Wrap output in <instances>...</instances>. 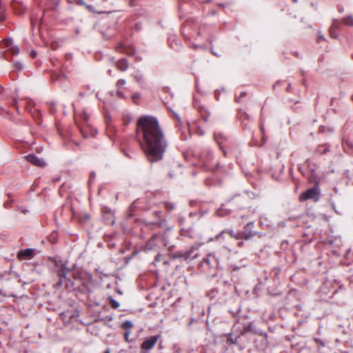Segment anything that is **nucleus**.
<instances>
[{"label": "nucleus", "instance_id": "obj_5", "mask_svg": "<svg viewBox=\"0 0 353 353\" xmlns=\"http://www.w3.org/2000/svg\"><path fill=\"white\" fill-rule=\"evenodd\" d=\"M201 267L216 269L219 267V259L214 253L208 254L200 263Z\"/></svg>", "mask_w": 353, "mask_h": 353}, {"label": "nucleus", "instance_id": "obj_26", "mask_svg": "<svg viewBox=\"0 0 353 353\" xmlns=\"http://www.w3.org/2000/svg\"><path fill=\"white\" fill-rule=\"evenodd\" d=\"M132 120V117L130 114H125L123 117V123L125 125H128Z\"/></svg>", "mask_w": 353, "mask_h": 353}, {"label": "nucleus", "instance_id": "obj_2", "mask_svg": "<svg viewBox=\"0 0 353 353\" xmlns=\"http://www.w3.org/2000/svg\"><path fill=\"white\" fill-rule=\"evenodd\" d=\"M201 161L206 169L214 171L218 168V163L214 162L212 152L210 149H205L201 154Z\"/></svg>", "mask_w": 353, "mask_h": 353}, {"label": "nucleus", "instance_id": "obj_13", "mask_svg": "<svg viewBox=\"0 0 353 353\" xmlns=\"http://www.w3.org/2000/svg\"><path fill=\"white\" fill-rule=\"evenodd\" d=\"M253 228H254L253 222H250L246 225V226L245 228V231L241 232L243 239H248L255 234L256 232L252 231Z\"/></svg>", "mask_w": 353, "mask_h": 353}, {"label": "nucleus", "instance_id": "obj_52", "mask_svg": "<svg viewBox=\"0 0 353 353\" xmlns=\"http://www.w3.org/2000/svg\"><path fill=\"white\" fill-rule=\"evenodd\" d=\"M290 89V85H288V87L287 88V90L289 91Z\"/></svg>", "mask_w": 353, "mask_h": 353}, {"label": "nucleus", "instance_id": "obj_12", "mask_svg": "<svg viewBox=\"0 0 353 353\" xmlns=\"http://www.w3.org/2000/svg\"><path fill=\"white\" fill-rule=\"evenodd\" d=\"M194 106L199 112L201 114V116L203 119L205 121H208V117H209V112L208 110L204 107L199 104L196 100L194 99Z\"/></svg>", "mask_w": 353, "mask_h": 353}, {"label": "nucleus", "instance_id": "obj_25", "mask_svg": "<svg viewBox=\"0 0 353 353\" xmlns=\"http://www.w3.org/2000/svg\"><path fill=\"white\" fill-rule=\"evenodd\" d=\"M239 339V336H236L234 339L232 337V335L230 334L228 338V341L232 344H237Z\"/></svg>", "mask_w": 353, "mask_h": 353}, {"label": "nucleus", "instance_id": "obj_9", "mask_svg": "<svg viewBox=\"0 0 353 353\" xmlns=\"http://www.w3.org/2000/svg\"><path fill=\"white\" fill-rule=\"evenodd\" d=\"M5 45V50H9L12 54H18L19 52V47L13 46V41L12 39H6L3 41Z\"/></svg>", "mask_w": 353, "mask_h": 353}, {"label": "nucleus", "instance_id": "obj_27", "mask_svg": "<svg viewBox=\"0 0 353 353\" xmlns=\"http://www.w3.org/2000/svg\"><path fill=\"white\" fill-rule=\"evenodd\" d=\"M133 325L131 321H125L123 325H122V327L124 328V329H129V328H131L132 327Z\"/></svg>", "mask_w": 353, "mask_h": 353}, {"label": "nucleus", "instance_id": "obj_14", "mask_svg": "<svg viewBox=\"0 0 353 353\" xmlns=\"http://www.w3.org/2000/svg\"><path fill=\"white\" fill-rule=\"evenodd\" d=\"M341 28V22L337 19H334L332 26L329 29L330 35L333 39H337L338 34L335 32L336 30H339Z\"/></svg>", "mask_w": 353, "mask_h": 353}, {"label": "nucleus", "instance_id": "obj_4", "mask_svg": "<svg viewBox=\"0 0 353 353\" xmlns=\"http://www.w3.org/2000/svg\"><path fill=\"white\" fill-rule=\"evenodd\" d=\"M214 139L216 142L217 145L220 147L221 150L223 151L224 156L226 155V150L225 148L228 147L230 142V139L227 137L223 132L220 131H215L214 133Z\"/></svg>", "mask_w": 353, "mask_h": 353}, {"label": "nucleus", "instance_id": "obj_24", "mask_svg": "<svg viewBox=\"0 0 353 353\" xmlns=\"http://www.w3.org/2000/svg\"><path fill=\"white\" fill-rule=\"evenodd\" d=\"M126 82L125 79H121L117 81L116 83V87L117 89H121L122 87H123L125 85Z\"/></svg>", "mask_w": 353, "mask_h": 353}, {"label": "nucleus", "instance_id": "obj_29", "mask_svg": "<svg viewBox=\"0 0 353 353\" xmlns=\"http://www.w3.org/2000/svg\"><path fill=\"white\" fill-rule=\"evenodd\" d=\"M174 258H184L185 259V252H177L174 254Z\"/></svg>", "mask_w": 353, "mask_h": 353}, {"label": "nucleus", "instance_id": "obj_32", "mask_svg": "<svg viewBox=\"0 0 353 353\" xmlns=\"http://www.w3.org/2000/svg\"><path fill=\"white\" fill-rule=\"evenodd\" d=\"M196 133L199 135V136H202L204 134V131L201 129L199 127L197 128V130H196Z\"/></svg>", "mask_w": 353, "mask_h": 353}, {"label": "nucleus", "instance_id": "obj_36", "mask_svg": "<svg viewBox=\"0 0 353 353\" xmlns=\"http://www.w3.org/2000/svg\"><path fill=\"white\" fill-rule=\"evenodd\" d=\"M223 208H221L219 210H217L216 213L219 216H223L224 214L222 213Z\"/></svg>", "mask_w": 353, "mask_h": 353}, {"label": "nucleus", "instance_id": "obj_15", "mask_svg": "<svg viewBox=\"0 0 353 353\" xmlns=\"http://www.w3.org/2000/svg\"><path fill=\"white\" fill-rule=\"evenodd\" d=\"M68 3H72V2H75L78 5H80V6H85L87 9L91 12H93V13H98V14H101V13H105V11H99V10H96L93 6H90V5H86L85 3V2L83 1V0H67Z\"/></svg>", "mask_w": 353, "mask_h": 353}, {"label": "nucleus", "instance_id": "obj_23", "mask_svg": "<svg viewBox=\"0 0 353 353\" xmlns=\"http://www.w3.org/2000/svg\"><path fill=\"white\" fill-rule=\"evenodd\" d=\"M343 23L349 26H353V17L352 16H349L343 18Z\"/></svg>", "mask_w": 353, "mask_h": 353}, {"label": "nucleus", "instance_id": "obj_51", "mask_svg": "<svg viewBox=\"0 0 353 353\" xmlns=\"http://www.w3.org/2000/svg\"><path fill=\"white\" fill-rule=\"evenodd\" d=\"M104 353H110V350H107Z\"/></svg>", "mask_w": 353, "mask_h": 353}, {"label": "nucleus", "instance_id": "obj_38", "mask_svg": "<svg viewBox=\"0 0 353 353\" xmlns=\"http://www.w3.org/2000/svg\"><path fill=\"white\" fill-rule=\"evenodd\" d=\"M37 52L34 50H32L30 53V55L32 58H35L37 57Z\"/></svg>", "mask_w": 353, "mask_h": 353}, {"label": "nucleus", "instance_id": "obj_49", "mask_svg": "<svg viewBox=\"0 0 353 353\" xmlns=\"http://www.w3.org/2000/svg\"><path fill=\"white\" fill-rule=\"evenodd\" d=\"M3 20H4V17H0V21H3Z\"/></svg>", "mask_w": 353, "mask_h": 353}, {"label": "nucleus", "instance_id": "obj_54", "mask_svg": "<svg viewBox=\"0 0 353 353\" xmlns=\"http://www.w3.org/2000/svg\"><path fill=\"white\" fill-rule=\"evenodd\" d=\"M118 48H123V47H122V45H121V44H119Z\"/></svg>", "mask_w": 353, "mask_h": 353}, {"label": "nucleus", "instance_id": "obj_45", "mask_svg": "<svg viewBox=\"0 0 353 353\" xmlns=\"http://www.w3.org/2000/svg\"><path fill=\"white\" fill-rule=\"evenodd\" d=\"M128 335H129V332H126L125 333V337L126 341H128Z\"/></svg>", "mask_w": 353, "mask_h": 353}, {"label": "nucleus", "instance_id": "obj_53", "mask_svg": "<svg viewBox=\"0 0 353 353\" xmlns=\"http://www.w3.org/2000/svg\"><path fill=\"white\" fill-rule=\"evenodd\" d=\"M179 350H180V348H179V347H178V348L176 350V352H179Z\"/></svg>", "mask_w": 353, "mask_h": 353}, {"label": "nucleus", "instance_id": "obj_3", "mask_svg": "<svg viewBox=\"0 0 353 353\" xmlns=\"http://www.w3.org/2000/svg\"><path fill=\"white\" fill-rule=\"evenodd\" d=\"M320 188L317 184L314 185L312 188L307 189L306 191L303 192L299 196V200L301 201H305L307 200H313L314 201H317L319 199L320 196Z\"/></svg>", "mask_w": 353, "mask_h": 353}, {"label": "nucleus", "instance_id": "obj_21", "mask_svg": "<svg viewBox=\"0 0 353 353\" xmlns=\"http://www.w3.org/2000/svg\"><path fill=\"white\" fill-rule=\"evenodd\" d=\"M228 232L231 237L234 238L236 239H243L242 232L235 233L233 230H228V231H223L222 233H226Z\"/></svg>", "mask_w": 353, "mask_h": 353}, {"label": "nucleus", "instance_id": "obj_16", "mask_svg": "<svg viewBox=\"0 0 353 353\" xmlns=\"http://www.w3.org/2000/svg\"><path fill=\"white\" fill-rule=\"evenodd\" d=\"M116 65L117 68L121 71H125L129 67V64L125 59L119 60Z\"/></svg>", "mask_w": 353, "mask_h": 353}, {"label": "nucleus", "instance_id": "obj_20", "mask_svg": "<svg viewBox=\"0 0 353 353\" xmlns=\"http://www.w3.org/2000/svg\"><path fill=\"white\" fill-rule=\"evenodd\" d=\"M194 247H192L190 250L185 252V260L188 261L190 259H193L197 257V254L193 255Z\"/></svg>", "mask_w": 353, "mask_h": 353}, {"label": "nucleus", "instance_id": "obj_41", "mask_svg": "<svg viewBox=\"0 0 353 353\" xmlns=\"http://www.w3.org/2000/svg\"><path fill=\"white\" fill-rule=\"evenodd\" d=\"M167 207L169 208L170 210H172L174 208V205L170 203H167Z\"/></svg>", "mask_w": 353, "mask_h": 353}, {"label": "nucleus", "instance_id": "obj_37", "mask_svg": "<svg viewBox=\"0 0 353 353\" xmlns=\"http://www.w3.org/2000/svg\"><path fill=\"white\" fill-rule=\"evenodd\" d=\"M161 255L160 254H158L155 256V261L159 262L161 261Z\"/></svg>", "mask_w": 353, "mask_h": 353}, {"label": "nucleus", "instance_id": "obj_59", "mask_svg": "<svg viewBox=\"0 0 353 353\" xmlns=\"http://www.w3.org/2000/svg\"><path fill=\"white\" fill-rule=\"evenodd\" d=\"M352 99H353V95H352Z\"/></svg>", "mask_w": 353, "mask_h": 353}, {"label": "nucleus", "instance_id": "obj_55", "mask_svg": "<svg viewBox=\"0 0 353 353\" xmlns=\"http://www.w3.org/2000/svg\"><path fill=\"white\" fill-rule=\"evenodd\" d=\"M265 142V139H264V137H263V143H262V144H263Z\"/></svg>", "mask_w": 353, "mask_h": 353}, {"label": "nucleus", "instance_id": "obj_19", "mask_svg": "<svg viewBox=\"0 0 353 353\" xmlns=\"http://www.w3.org/2000/svg\"><path fill=\"white\" fill-rule=\"evenodd\" d=\"M330 146L325 145H320L316 148V152L319 154H323L329 151Z\"/></svg>", "mask_w": 353, "mask_h": 353}, {"label": "nucleus", "instance_id": "obj_22", "mask_svg": "<svg viewBox=\"0 0 353 353\" xmlns=\"http://www.w3.org/2000/svg\"><path fill=\"white\" fill-rule=\"evenodd\" d=\"M109 303L113 309H117L120 304L119 303L112 297L108 298Z\"/></svg>", "mask_w": 353, "mask_h": 353}, {"label": "nucleus", "instance_id": "obj_11", "mask_svg": "<svg viewBox=\"0 0 353 353\" xmlns=\"http://www.w3.org/2000/svg\"><path fill=\"white\" fill-rule=\"evenodd\" d=\"M161 239L159 234H154L145 243V250H151L157 245L158 241Z\"/></svg>", "mask_w": 353, "mask_h": 353}, {"label": "nucleus", "instance_id": "obj_50", "mask_svg": "<svg viewBox=\"0 0 353 353\" xmlns=\"http://www.w3.org/2000/svg\"><path fill=\"white\" fill-rule=\"evenodd\" d=\"M108 74H109L110 75H112V70H108Z\"/></svg>", "mask_w": 353, "mask_h": 353}, {"label": "nucleus", "instance_id": "obj_35", "mask_svg": "<svg viewBox=\"0 0 353 353\" xmlns=\"http://www.w3.org/2000/svg\"><path fill=\"white\" fill-rule=\"evenodd\" d=\"M117 93L119 97H121V98L124 97L123 93L119 89H117Z\"/></svg>", "mask_w": 353, "mask_h": 353}, {"label": "nucleus", "instance_id": "obj_17", "mask_svg": "<svg viewBox=\"0 0 353 353\" xmlns=\"http://www.w3.org/2000/svg\"><path fill=\"white\" fill-rule=\"evenodd\" d=\"M238 117L242 120V123H243V128H246L248 127L247 125V123H244L245 120H250V116L248 114H247V112L243 111V110H239V112H238Z\"/></svg>", "mask_w": 353, "mask_h": 353}, {"label": "nucleus", "instance_id": "obj_40", "mask_svg": "<svg viewBox=\"0 0 353 353\" xmlns=\"http://www.w3.org/2000/svg\"><path fill=\"white\" fill-rule=\"evenodd\" d=\"M318 39H319V41L320 39L325 40V38H324L323 35H322V34H321L319 33V36H318Z\"/></svg>", "mask_w": 353, "mask_h": 353}, {"label": "nucleus", "instance_id": "obj_57", "mask_svg": "<svg viewBox=\"0 0 353 353\" xmlns=\"http://www.w3.org/2000/svg\"><path fill=\"white\" fill-rule=\"evenodd\" d=\"M54 6H58V3H57V2H55V3H54Z\"/></svg>", "mask_w": 353, "mask_h": 353}, {"label": "nucleus", "instance_id": "obj_34", "mask_svg": "<svg viewBox=\"0 0 353 353\" xmlns=\"http://www.w3.org/2000/svg\"><path fill=\"white\" fill-rule=\"evenodd\" d=\"M95 176H96V174H95L94 172H92L90 174V180H89V184H90L92 182V179H94Z\"/></svg>", "mask_w": 353, "mask_h": 353}, {"label": "nucleus", "instance_id": "obj_30", "mask_svg": "<svg viewBox=\"0 0 353 353\" xmlns=\"http://www.w3.org/2000/svg\"><path fill=\"white\" fill-rule=\"evenodd\" d=\"M246 96V92H241L239 96H235V101L236 102H240V98Z\"/></svg>", "mask_w": 353, "mask_h": 353}, {"label": "nucleus", "instance_id": "obj_58", "mask_svg": "<svg viewBox=\"0 0 353 353\" xmlns=\"http://www.w3.org/2000/svg\"><path fill=\"white\" fill-rule=\"evenodd\" d=\"M293 1H294V2H295V3H296V2H297V0H293Z\"/></svg>", "mask_w": 353, "mask_h": 353}, {"label": "nucleus", "instance_id": "obj_43", "mask_svg": "<svg viewBox=\"0 0 353 353\" xmlns=\"http://www.w3.org/2000/svg\"><path fill=\"white\" fill-rule=\"evenodd\" d=\"M260 128L262 134H264V127L262 124H261Z\"/></svg>", "mask_w": 353, "mask_h": 353}, {"label": "nucleus", "instance_id": "obj_47", "mask_svg": "<svg viewBox=\"0 0 353 353\" xmlns=\"http://www.w3.org/2000/svg\"><path fill=\"white\" fill-rule=\"evenodd\" d=\"M218 97H219V94H217V90H216L215 92V97H216V100H219Z\"/></svg>", "mask_w": 353, "mask_h": 353}, {"label": "nucleus", "instance_id": "obj_44", "mask_svg": "<svg viewBox=\"0 0 353 353\" xmlns=\"http://www.w3.org/2000/svg\"><path fill=\"white\" fill-rule=\"evenodd\" d=\"M338 10L340 12H342L343 11V8L341 7V6H338Z\"/></svg>", "mask_w": 353, "mask_h": 353}, {"label": "nucleus", "instance_id": "obj_18", "mask_svg": "<svg viewBox=\"0 0 353 353\" xmlns=\"http://www.w3.org/2000/svg\"><path fill=\"white\" fill-rule=\"evenodd\" d=\"M180 234L182 236L189 237L191 239L194 238V231H193L192 228H190L188 229L182 228L180 230Z\"/></svg>", "mask_w": 353, "mask_h": 353}, {"label": "nucleus", "instance_id": "obj_46", "mask_svg": "<svg viewBox=\"0 0 353 353\" xmlns=\"http://www.w3.org/2000/svg\"><path fill=\"white\" fill-rule=\"evenodd\" d=\"M243 241H239V242L238 243V245H239V247L242 246V245H243Z\"/></svg>", "mask_w": 353, "mask_h": 353}, {"label": "nucleus", "instance_id": "obj_48", "mask_svg": "<svg viewBox=\"0 0 353 353\" xmlns=\"http://www.w3.org/2000/svg\"><path fill=\"white\" fill-rule=\"evenodd\" d=\"M218 97H219V94H217V90H216L215 92V97H216V100H219Z\"/></svg>", "mask_w": 353, "mask_h": 353}, {"label": "nucleus", "instance_id": "obj_42", "mask_svg": "<svg viewBox=\"0 0 353 353\" xmlns=\"http://www.w3.org/2000/svg\"><path fill=\"white\" fill-rule=\"evenodd\" d=\"M136 0H130V5L131 6H134V2H135Z\"/></svg>", "mask_w": 353, "mask_h": 353}, {"label": "nucleus", "instance_id": "obj_10", "mask_svg": "<svg viewBox=\"0 0 353 353\" xmlns=\"http://www.w3.org/2000/svg\"><path fill=\"white\" fill-rule=\"evenodd\" d=\"M26 159L27 161L32 164L39 166V167H44L46 165L45 162L43 159L38 158L34 154H28L26 156Z\"/></svg>", "mask_w": 353, "mask_h": 353}, {"label": "nucleus", "instance_id": "obj_56", "mask_svg": "<svg viewBox=\"0 0 353 353\" xmlns=\"http://www.w3.org/2000/svg\"><path fill=\"white\" fill-rule=\"evenodd\" d=\"M221 235H222V233H221V234H220L219 235H218V236H217V238H218V239H219V238H220Z\"/></svg>", "mask_w": 353, "mask_h": 353}, {"label": "nucleus", "instance_id": "obj_39", "mask_svg": "<svg viewBox=\"0 0 353 353\" xmlns=\"http://www.w3.org/2000/svg\"><path fill=\"white\" fill-rule=\"evenodd\" d=\"M135 79L138 83H141L142 77L141 76H135Z\"/></svg>", "mask_w": 353, "mask_h": 353}, {"label": "nucleus", "instance_id": "obj_28", "mask_svg": "<svg viewBox=\"0 0 353 353\" xmlns=\"http://www.w3.org/2000/svg\"><path fill=\"white\" fill-rule=\"evenodd\" d=\"M5 51V45L3 42L0 44V58L3 57Z\"/></svg>", "mask_w": 353, "mask_h": 353}, {"label": "nucleus", "instance_id": "obj_1", "mask_svg": "<svg viewBox=\"0 0 353 353\" xmlns=\"http://www.w3.org/2000/svg\"><path fill=\"white\" fill-rule=\"evenodd\" d=\"M137 139L150 161H157L163 158L167 141L156 118L143 116L139 119Z\"/></svg>", "mask_w": 353, "mask_h": 353}, {"label": "nucleus", "instance_id": "obj_33", "mask_svg": "<svg viewBox=\"0 0 353 353\" xmlns=\"http://www.w3.org/2000/svg\"><path fill=\"white\" fill-rule=\"evenodd\" d=\"M14 66L17 70H22V68H23L22 64L20 63H18V62L14 63Z\"/></svg>", "mask_w": 353, "mask_h": 353}, {"label": "nucleus", "instance_id": "obj_8", "mask_svg": "<svg viewBox=\"0 0 353 353\" xmlns=\"http://www.w3.org/2000/svg\"><path fill=\"white\" fill-rule=\"evenodd\" d=\"M159 339V336H152L145 340L141 344V349L150 350L154 347Z\"/></svg>", "mask_w": 353, "mask_h": 353}, {"label": "nucleus", "instance_id": "obj_31", "mask_svg": "<svg viewBox=\"0 0 353 353\" xmlns=\"http://www.w3.org/2000/svg\"><path fill=\"white\" fill-rule=\"evenodd\" d=\"M140 97H141L140 94L136 93V94H134L132 97L134 102L137 103V101L138 99H139Z\"/></svg>", "mask_w": 353, "mask_h": 353}, {"label": "nucleus", "instance_id": "obj_7", "mask_svg": "<svg viewBox=\"0 0 353 353\" xmlns=\"http://www.w3.org/2000/svg\"><path fill=\"white\" fill-rule=\"evenodd\" d=\"M34 256V251L32 248H27L26 250H21L17 253V258L19 260H29Z\"/></svg>", "mask_w": 353, "mask_h": 353}, {"label": "nucleus", "instance_id": "obj_6", "mask_svg": "<svg viewBox=\"0 0 353 353\" xmlns=\"http://www.w3.org/2000/svg\"><path fill=\"white\" fill-rule=\"evenodd\" d=\"M81 119L83 120V121L85 123V125H82V126H79V130L81 131V133L82 134V136L84 137V138H88L89 137V134H88V130H90V133L92 134V136H94V134L97 133V131L94 129H92L88 123V119H89V117L88 115L87 114L86 112H83L81 115Z\"/></svg>", "mask_w": 353, "mask_h": 353}]
</instances>
